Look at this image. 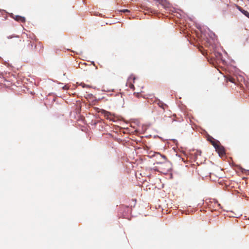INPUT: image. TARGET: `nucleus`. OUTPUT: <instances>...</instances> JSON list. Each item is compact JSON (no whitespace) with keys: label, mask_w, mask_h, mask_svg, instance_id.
Masks as SVG:
<instances>
[{"label":"nucleus","mask_w":249,"mask_h":249,"mask_svg":"<svg viewBox=\"0 0 249 249\" xmlns=\"http://www.w3.org/2000/svg\"><path fill=\"white\" fill-rule=\"evenodd\" d=\"M227 81H230L232 83H236V79L231 76H228L226 77Z\"/></svg>","instance_id":"20e7f679"},{"label":"nucleus","mask_w":249,"mask_h":249,"mask_svg":"<svg viewBox=\"0 0 249 249\" xmlns=\"http://www.w3.org/2000/svg\"><path fill=\"white\" fill-rule=\"evenodd\" d=\"M138 79L133 74L131 75L127 79V81L126 82V86H128L130 89H134V84H135L136 81Z\"/></svg>","instance_id":"f03ea898"},{"label":"nucleus","mask_w":249,"mask_h":249,"mask_svg":"<svg viewBox=\"0 0 249 249\" xmlns=\"http://www.w3.org/2000/svg\"><path fill=\"white\" fill-rule=\"evenodd\" d=\"M133 93H137V94H138V93H140V92H134Z\"/></svg>","instance_id":"9b49d317"},{"label":"nucleus","mask_w":249,"mask_h":249,"mask_svg":"<svg viewBox=\"0 0 249 249\" xmlns=\"http://www.w3.org/2000/svg\"><path fill=\"white\" fill-rule=\"evenodd\" d=\"M106 91H107V92H111V91H113V90H106Z\"/></svg>","instance_id":"9d476101"},{"label":"nucleus","mask_w":249,"mask_h":249,"mask_svg":"<svg viewBox=\"0 0 249 249\" xmlns=\"http://www.w3.org/2000/svg\"><path fill=\"white\" fill-rule=\"evenodd\" d=\"M166 2V0H161L160 3L164 6H165V3Z\"/></svg>","instance_id":"423d86ee"},{"label":"nucleus","mask_w":249,"mask_h":249,"mask_svg":"<svg viewBox=\"0 0 249 249\" xmlns=\"http://www.w3.org/2000/svg\"><path fill=\"white\" fill-rule=\"evenodd\" d=\"M121 11L123 12H124V13H125V12H129V11L128 10H127V9H124V10H122Z\"/></svg>","instance_id":"6e6552de"},{"label":"nucleus","mask_w":249,"mask_h":249,"mask_svg":"<svg viewBox=\"0 0 249 249\" xmlns=\"http://www.w3.org/2000/svg\"><path fill=\"white\" fill-rule=\"evenodd\" d=\"M63 89H68V88L67 87V86H65L63 87Z\"/></svg>","instance_id":"1a4fd4ad"},{"label":"nucleus","mask_w":249,"mask_h":249,"mask_svg":"<svg viewBox=\"0 0 249 249\" xmlns=\"http://www.w3.org/2000/svg\"><path fill=\"white\" fill-rule=\"evenodd\" d=\"M211 142L214 147V148H215L216 151H217L220 156H222L225 154V150L224 147L222 146H221L219 144L218 142L213 141H211Z\"/></svg>","instance_id":"f257e3e1"},{"label":"nucleus","mask_w":249,"mask_h":249,"mask_svg":"<svg viewBox=\"0 0 249 249\" xmlns=\"http://www.w3.org/2000/svg\"><path fill=\"white\" fill-rule=\"evenodd\" d=\"M169 164H169V163H168V162H166V163H165L164 164L165 166H168V168L167 169V171H168V170H169V169L170 168V166H169V165H170Z\"/></svg>","instance_id":"0eeeda50"},{"label":"nucleus","mask_w":249,"mask_h":249,"mask_svg":"<svg viewBox=\"0 0 249 249\" xmlns=\"http://www.w3.org/2000/svg\"><path fill=\"white\" fill-rule=\"evenodd\" d=\"M13 18L17 21L24 23L26 21V19L24 17L20 16H13Z\"/></svg>","instance_id":"7ed1b4c3"},{"label":"nucleus","mask_w":249,"mask_h":249,"mask_svg":"<svg viewBox=\"0 0 249 249\" xmlns=\"http://www.w3.org/2000/svg\"><path fill=\"white\" fill-rule=\"evenodd\" d=\"M238 9L244 15H245L247 17L249 18V12L243 9L241 7H239Z\"/></svg>","instance_id":"39448f33"}]
</instances>
